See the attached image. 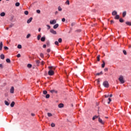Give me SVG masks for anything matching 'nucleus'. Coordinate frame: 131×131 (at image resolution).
<instances>
[{
	"label": "nucleus",
	"instance_id": "cd10ccee",
	"mask_svg": "<svg viewBox=\"0 0 131 131\" xmlns=\"http://www.w3.org/2000/svg\"><path fill=\"white\" fill-rule=\"evenodd\" d=\"M19 6H20V3L19 2H17L15 3L16 7H19Z\"/></svg>",
	"mask_w": 131,
	"mask_h": 131
},
{
	"label": "nucleus",
	"instance_id": "a18cd8bd",
	"mask_svg": "<svg viewBox=\"0 0 131 131\" xmlns=\"http://www.w3.org/2000/svg\"><path fill=\"white\" fill-rule=\"evenodd\" d=\"M36 13H37V14H40V10H36Z\"/></svg>",
	"mask_w": 131,
	"mask_h": 131
},
{
	"label": "nucleus",
	"instance_id": "2f4dec72",
	"mask_svg": "<svg viewBox=\"0 0 131 131\" xmlns=\"http://www.w3.org/2000/svg\"><path fill=\"white\" fill-rule=\"evenodd\" d=\"M17 48L18 49H22V46L21 45H18L17 46Z\"/></svg>",
	"mask_w": 131,
	"mask_h": 131
},
{
	"label": "nucleus",
	"instance_id": "4468645a",
	"mask_svg": "<svg viewBox=\"0 0 131 131\" xmlns=\"http://www.w3.org/2000/svg\"><path fill=\"white\" fill-rule=\"evenodd\" d=\"M0 58H1V59H2V60H4V59H5V55L1 54L0 55Z\"/></svg>",
	"mask_w": 131,
	"mask_h": 131
},
{
	"label": "nucleus",
	"instance_id": "72a5a7b5",
	"mask_svg": "<svg viewBox=\"0 0 131 131\" xmlns=\"http://www.w3.org/2000/svg\"><path fill=\"white\" fill-rule=\"evenodd\" d=\"M24 14L25 15H28L29 14L28 11H25Z\"/></svg>",
	"mask_w": 131,
	"mask_h": 131
},
{
	"label": "nucleus",
	"instance_id": "f704fd0d",
	"mask_svg": "<svg viewBox=\"0 0 131 131\" xmlns=\"http://www.w3.org/2000/svg\"><path fill=\"white\" fill-rule=\"evenodd\" d=\"M119 21L121 22V23H123L124 22V20L122 18H120Z\"/></svg>",
	"mask_w": 131,
	"mask_h": 131
},
{
	"label": "nucleus",
	"instance_id": "4c0bfd02",
	"mask_svg": "<svg viewBox=\"0 0 131 131\" xmlns=\"http://www.w3.org/2000/svg\"><path fill=\"white\" fill-rule=\"evenodd\" d=\"M58 42H59V43L62 42V38H59L58 39Z\"/></svg>",
	"mask_w": 131,
	"mask_h": 131
},
{
	"label": "nucleus",
	"instance_id": "9d476101",
	"mask_svg": "<svg viewBox=\"0 0 131 131\" xmlns=\"http://www.w3.org/2000/svg\"><path fill=\"white\" fill-rule=\"evenodd\" d=\"M59 27V24H56L53 26L54 29H57V28Z\"/></svg>",
	"mask_w": 131,
	"mask_h": 131
},
{
	"label": "nucleus",
	"instance_id": "79ce46f5",
	"mask_svg": "<svg viewBox=\"0 0 131 131\" xmlns=\"http://www.w3.org/2000/svg\"><path fill=\"white\" fill-rule=\"evenodd\" d=\"M30 36H31L30 34H28L27 35L26 38H29L30 37Z\"/></svg>",
	"mask_w": 131,
	"mask_h": 131
},
{
	"label": "nucleus",
	"instance_id": "69168bd1",
	"mask_svg": "<svg viewBox=\"0 0 131 131\" xmlns=\"http://www.w3.org/2000/svg\"><path fill=\"white\" fill-rule=\"evenodd\" d=\"M111 24L114 23V21H113V20H111Z\"/></svg>",
	"mask_w": 131,
	"mask_h": 131
},
{
	"label": "nucleus",
	"instance_id": "a19ab883",
	"mask_svg": "<svg viewBox=\"0 0 131 131\" xmlns=\"http://www.w3.org/2000/svg\"><path fill=\"white\" fill-rule=\"evenodd\" d=\"M43 94L44 95H47V94H48V92H47V91H43Z\"/></svg>",
	"mask_w": 131,
	"mask_h": 131
},
{
	"label": "nucleus",
	"instance_id": "0e129e2a",
	"mask_svg": "<svg viewBox=\"0 0 131 131\" xmlns=\"http://www.w3.org/2000/svg\"><path fill=\"white\" fill-rule=\"evenodd\" d=\"M0 68H3V64H0Z\"/></svg>",
	"mask_w": 131,
	"mask_h": 131
},
{
	"label": "nucleus",
	"instance_id": "864d4df0",
	"mask_svg": "<svg viewBox=\"0 0 131 131\" xmlns=\"http://www.w3.org/2000/svg\"><path fill=\"white\" fill-rule=\"evenodd\" d=\"M43 49H46V48H47V45H43Z\"/></svg>",
	"mask_w": 131,
	"mask_h": 131
},
{
	"label": "nucleus",
	"instance_id": "a211bd4d",
	"mask_svg": "<svg viewBox=\"0 0 131 131\" xmlns=\"http://www.w3.org/2000/svg\"><path fill=\"white\" fill-rule=\"evenodd\" d=\"M119 18H120L119 15H116V16L115 17V19H116V20H118Z\"/></svg>",
	"mask_w": 131,
	"mask_h": 131
},
{
	"label": "nucleus",
	"instance_id": "774afa93",
	"mask_svg": "<svg viewBox=\"0 0 131 131\" xmlns=\"http://www.w3.org/2000/svg\"><path fill=\"white\" fill-rule=\"evenodd\" d=\"M31 115H32V116H34L35 115V114H33V113H32V114H31Z\"/></svg>",
	"mask_w": 131,
	"mask_h": 131
},
{
	"label": "nucleus",
	"instance_id": "f257e3e1",
	"mask_svg": "<svg viewBox=\"0 0 131 131\" xmlns=\"http://www.w3.org/2000/svg\"><path fill=\"white\" fill-rule=\"evenodd\" d=\"M103 85L104 88H109V83H108V81H105L103 82Z\"/></svg>",
	"mask_w": 131,
	"mask_h": 131
},
{
	"label": "nucleus",
	"instance_id": "ddd939ff",
	"mask_svg": "<svg viewBox=\"0 0 131 131\" xmlns=\"http://www.w3.org/2000/svg\"><path fill=\"white\" fill-rule=\"evenodd\" d=\"M112 15L113 16H115V15H117V11H114L113 12H112Z\"/></svg>",
	"mask_w": 131,
	"mask_h": 131
},
{
	"label": "nucleus",
	"instance_id": "6e6552de",
	"mask_svg": "<svg viewBox=\"0 0 131 131\" xmlns=\"http://www.w3.org/2000/svg\"><path fill=\"white\" fill-rule=\"evenodd\" d=\"M40 40L41 41H42V42L45 41L46 40V36H44L42 37L40 39Z\"/></svg>",
	"mask_w": 131,
	"mask_h": 131
},
{
	"label": "nucleus",
	"instance_id": "f3484780",
	"mask_svg": "<svg viewBox=\"0 0 131 131\" xmlns=\"http://www.w3.org/2000/svg\"><path fill=\"white\" fill-rule=\"evenodd\" d=\"M39 63H40V61L38 60H36V64L37 66H38L39 65Z\"/></svg>",
	"mask_w": 131,
	"mask_h": 131
},
{
	"label": "nucleus",
	"instance_id": "dca6fc26",
	"mask_svg": "<svg viewBox=\"0 0 131 131\" xmlns=\"http://www.w3.org/2000/svg\"><path fill=\"white\" fill-rule=\"evenodd\" d=\"M1 17H5L6 16V13L5 12H2L0 14Z\"/></svg>",
	"mask_w": 131,
	"mask_h": 131
},
{
	"label": "nucleus",
	"instance_id": "7c9ffc66",
	"mask_svg": "<svg viewBox=\"0 0 131 131\" xmlns=\"http://www.w3.org/2000/svg\"><path fill=\"white\" fill-rule=\"evenodd\" d=\"M75 24H76L75 22H73L71 23V26H72V27H73V26H74Z\"/></svg>",
	"mask_w": 131,
	"mask_h": 131
},
{
	"label": "nucleus",
	"instance_id": "bf43d9fd",
	"mask_svg": "<svg viewBox=\"0 0 131 131\" xmlns=\"http://www.w3.org/2000/svg\"><path fill=\"white\" fill-rule=\"evenodd\" d=\"M47 45L48 46H50V41H47Z\"/></svg>",
	"mask_w": 131,
	"mask_h": 131
},
{
	"label": "nucleus",
	"instance_id": "37998d69",
	"mask_svg": "<svg viewBox=\"0 0 131 131\" xmlns=\"http://www.w3.org/2000/svg\"><path fill=\"white\" fill-rule=\"evenodd\" d=\"M108 101H109V102H107V104H110V102H111V101H112V100L111 99V98H109Z\"/></svg>",
	"mask_w": 131,
	"mask_h": 131
},
{
	"label": "nucleus",
	"instance_id": "f8f14e48",
	"mask_svg": "<svg viewBox=\"0 0 131 131\" xmlns=\"http://www.w3.org/2000/svg\"><path fill=\"white\" fill-rule=\"evenodd\" d=\"M10 93L11 94H14V87L12 86L10 89Z\"/></svg>",
	"mask_w": 131,
	"mask_h": 131
},
{
	"label": "nucleus",
	"instance_id": "680f3d73",
	"mask_svg": "<svg viewBox=\"0 0 131 131\" xmlns=\"http://www.w3.org/2000/svg\"><path fill=\"white\" fill-rule=\"evenodd\" d=\"M67 3L68 4V5H70V3L69 2V0L67 1Z\"/></svg>",
	"mask_w": 131,
	"mask_h": 131
},
{
	"label": "nucleus",
	"instance_id": "0eeeda50",
	"mask_svg": "<svg viewBox=\"0 0 131 131\" xmlns=\"http://www.w3.org/2000/svg\"><path fill=\"white\" fill-rule=\"evenodd\" d=\"M63 107H64V104L60 103L59 104H58L59 108H63Z\"/></svg>",
	"mask_w": 131,
	"mask_h": 131
},
{
	"label": "nucleus",
	"instance_id": "412c9836",
	"mask_svg": "<svg viewBox=\"0 0 131 131\" xmlns=\"http://www.w3.org/2000/svg\"><path fill=\"white\" fill-rule=\"evenodd\" d=\"M47 115L49 117H52V116H53V114H52L51 113H48Z\"/></svg>",
	"mask_w": 131,
	"mask_h": 131
},
{
	"label": "nucleus",
	"instance_id": "5701e85b",
	"mask_svg": "<svg viewBox=\"0 0 131 131\" xmlns=\"http://www.w3.org/2000/svg\"><path fill=\"white\" fill-rule=\"evenodd\" d=\"M14 105H15V102L13 101L11 103L10 106H11V107H14Z\"/></svg>",
	"mask_w": 131,
	"mask_h": 131
},
{
	"label": "nucleus",
	"instance_id": "e433bc0d",
	"mask_svg": "<svg viewBox=\"0 0 131 131\" xmlns=\"http://www.w3.org/2000/svg\"><path fill=\"white\" fill-rule=\"evenodd\" d=\"M58 11H59L60 12H61V11H62V8H61V7H58Z\"/></svg>",
	"mask_w": 131,
	"mask_h": 131
},
{
	"label": "nucleus",
	"instance_id": "13d9d810",
	"mask_svg": "<svg viewBox=\"0 0 131 131\" xmlns=\"http://www.w3.org/2000/svg\"><path fill=\"white\" fill-rule=\"evenodd\" d=\"M62 22H65V18H62Z\"/></svg>",
	"mask_w": 131,
	"mask_h": 131
},
{
	"label": "nucleus",
	"instance_id": "7ed1b4c3",
	"mask_svg": "<svg viewBox=\"0 0 131 131\" xmlns=\"http://www.w3.org/2000/svg\"><path fill=\"white\" fill-rule=\"evenodd\" d=\"M54 73H55L54 72V71L53 70H50L48 71V74L50 76L54 75Z\"/></svg>",
	"mask_w": 131,
	"mask_h": 131
},
{
	"label": "nucleus",
	"instance_id": "c9c22d12",
	"mask_svg": "<svg viewBox=\"0 0 131 131\" xmlns=\"http://www.w3.org/2000/svg\"><path fill=\"white\" fill-rule=\"evenodd\" d=\"M46 99H49L50 98V94H47L46 96Z\"/></svg>",
	"mask_w": 131,
	"mask_h": 131
},
{
	"label": "nucleus",
	"instance_id": "de8ad7c7",
	"mask_svg": "<svg viewBox=\"0 0 131 131\" xmlns=\"http://www.w3.org/2000/svg\"><path fill=\"white\" fill-rule=\"evenodd\" d=\"M97 58V61H100V55H98Z\"/></svg>",
	"mask_w": 131,
	"mask_h": 131
},
{
	"label": "nucleus",
	"instance_id": "4d7b16f0",
	"mask_svg": "<svg viewBox=\"0 0 131 131\" xmlns=\"http://www.w3.org/2000/svg\"><path fill=\"white\" fill-rule=\"evenodd\" d=\"M43 64H45V62H43V61H42L41 62V65H43Z\"/></svg>",
	"mask_w": 131,
	"mask_h": 131
},
{
	"label": "nucleus",
	"instance_id": "4be33fe9",
	"mask_svg": "<svg viewBox=\"0 0 131 131\" xmlns=\"http://www.w3.org/2000/svg\"><path fill=\"white\" fill-rule=\"evenodd\" d=\"M125 23H126V24L127 25H128L129 26H131V23H130V21H126Z\"/></svg>",
	"mask_w": 131,
	"mask_h": 131
},
{
	"label": "nucleus",
	"instance_id": "3c124183",
	"mask_svg": "<svg viewBox=\"0 0 131 131\" xmlns=\"http://www.w3.org/2000/svg\"><path fill=\"white\" fill-rule=\"evenodd\" d=\"M4 50H9V48H8V47H4Z\"/></svg>",
	"mask_w": 131,
	"mask_h": 131
},
{
	"label": "nucleus",
	"instance_id": "6e6d98bb",
	"mask_svg": "<svg viewBox=\"0 0 131 131\" xmlns=\"http://www.w3.org/2000/svg\"><path fill=\"white\" fill-rule=\"evenodd\" d=\"M97 83L98 84H100V80L99 79H97Z\"/></svg>",
	"mask_w": 131,
	"mask_h": 131
},
{
	"label": "nucleus",
	"instance_id": "9b49d317",
	"mask_svg": "<svg viewBox=\"0 0 131 131\" xmlns=\"http://www.w3.org/2000/svg\"><path fill=\"white\" fill-rule=\"evenodd\" d=\"M50 93H51V94H57V93H58V92H57V91L56 90H51L50 91Z\"/></svg>",
	"mask_w": 131,
	"mask_h": 131
},
{
	"label": "nucleus",
	"instance_id": "473e14b6",
	"mask_svg": "<svg viewBox=\"0 0 131 131\" xmlns=\"http://www.w3.org/2000/svg\"><path fill=\"white\" fill-rule=\"evenodd\" d=\"M49 69H50V70H55V68H53V67H49Z\"/></svg>",
	"mask_w": 131,
	"mask_h": 131
},
{
	"label": "nucleus",
	"instance_id": "39448f33",
	"mask_svg": "<svg viewBox=\"0 0 131 131\" xmlns=\"http://www.w3.org/2000/svg\"><path fill=\"white\" fill-rule=\"evenodd\" d=\"M56 23H57V21L55 19H54L53 20H50V24H51V25L56 24Z\"/></svg>",
	"mask_w": 131,
	"mask_h": 131
},
{
	"label": "nucleus",
	"instance_id": "ea45409f",
	"mask_svg": "<svg viewBox=\"0 0 131 131\" xmlns=\"http://www.w3.org/2000/svg\"><path fill=\"white\" fill-rule=\"evenodd\" d=\"M40 57H41V58H43L44 55L43 53H40Z\"/></svg>",
	"mask_w": 131,
	"mask_h": 131
},
{
	"label": "nucleus",
	"instance_id": "423d86ee",
	"mask_svg": "<svg viewBox=\"0 0 131 131\" xmlns=\"http://www.w3.org/2000/svg\"><path fill=\"white\" fill-rule=\"evenodd\" d=\"M50 32H51V33H52L53 34H57V32H56L53 29H50Z\"/></svg>",
	"mask_w": 131,
	"mask_h": 131
},
{
	"label": "nucleus",
	"instance_id": "b1692460",
	"mask_svg": "<svg viewBox=\"0 0 131 131\" xmlns=\"http://www.w3.org/2000/svg\"><path fill=\"white\" fill-rule=\"evenodd\" d=\"M5 105H6L7 106H9V105H10V103H9L8 101H5Z\"/></svg>",
	"mask_w": 131,
	"mask_h": 131
},
{
	"label": "nucleus",
	"instance_id": "5fc2aeb1",
	"mask_svg": "<svg viewBox=\"0 0 131 131\" xmlns=\"http://www.w3.org/2000/svg\"><path fill=\"white\" fill-rule=\"evenodd\" d=\"M47 26L48 27V29H51V26H50V25H47Z\"/></svg>",
	"mask_w": 131,
	"mask_h": 131
},
{
	"label": "nucleus",
	"instance_id": "20e7f679",
	"mask_svg": "<svg viewBox=\"0 0 131 131\" xmlns=\"http://www.w3.org/2000/svg\"><path fill=\"white\" fill-rule=\"evenodd\" d=\"M98 121H99V123H101V124H105V122L104 121H103V120H102V119H101L100 118H98Z\"/></svg>",
	"mask_w": 131,
	"mask_h": 131
},
{
	"label": "nucleus",
	"instance_id": "e2e57ef3",
	"mask_svg": "<svg viewBox=\"0 0 131 131\" xmlns=\"http://www.w3.org/2000/svg\"><path fill=\"white\" fill-rule=\"evenodd\" d=\"M104 71H108V68H105Z\"/></svg>",
	"mask_w": 131,
	"mask_h": 131
},
{
	"label": "nucleus",
	"instance_id": "f03ea898",
	"mask_svg": "<svg viewBox=\"0 0 131 131\" xmlns=\"http://www.w3.org/2000/svg\"><path fill=\"white\" fill-rule=\"evenodd\" d=\"M119 80L121 82V83H124V82H125V81H124V80L123 79V76H121L119 78Z\"/></svg>",
	"mask_w": 131,
	"mask_h": 131
},
{
	"label": "nucleus",
	"instance_id": "2eb2a0df",
	"mask_svg": "<svg viewBox=\"0 0 131 131\" xmlns=\"http://www.w3.org/2000/svg\"><path fill=\"white\" fill-rule=\"evenodd\" d=\"M2 49H3V42L1 41L0 42V51H2Z\"/></svg>",
	"mask_w": 131,
	"mask_h": 131
},
{
	"label": "nucleus",
	"instance_id": "6ab92c4d",
	"mask_svg": "<svg viewBox=\"0 0 131 131\" xmlns=\"http://www.w3.org/2000/svg\"><path fill=\"white\" fill-rule=\"evenodd\" d=\"M125 16H126V11H124L122 13V16L123 17H125Z\"/></svg>",
	"mask_w": 131,
	"mask_h": 131
},
{
	"label": "nucleus",
	"instance_id": "1a4fd4ad",
	"mask_svg": "<svg viewBox=\"0 0 131 131\" xmlns=\"http://www.w3.org/2000/svg\"><path fill=\"white\" fill-rule=\"evenodd\" d=\"M32 17H30L29 19H28L27 20V23L28 24H29V23H30L31 22V21H32Z\"/></svg>",
	"mask_w": 131,
	"mask_h": 131
},
{
	"label": "nucleus",
	"instance_id": "bb28decb",
	"mask_svg": "<svg viewBox=\"0 0 131 131\" xmlns=\"http://www.w3.org/2000/svg\"><path fill=\"white\" fill-rule=\"evenodd\" d=\"M98 117H99V116H94L93 117L92 119H93V120H95V119H96V118H98Z\"/></svg>",
	"mask_w": 131,
	"mask_h": 131
},
{
	"label": "nucleus",
	"instance_id": "c03bdc74",
	"mask_svg": "<svg viewBox=\"0 0 131 131\" xmlns=\"http://www.w3.org/2000/svg\"><path fill=\"white\" fill-rule=\"evenodd\" d=\"M14 26V24H11L10 25H9V28H11Z\"/></svg>",
	"mask_w": 131,
	"mask_h": 131
},
{
	"label": "nucleus",
	"instance_id": "052dcab7",
	"mask_svg": "<svg viewBox=\"0 0 131 131\" xmlns=\"http://www.w3.org/2000/svg\"><path fill=\"white\" fill-rule=\"evenodd\" d=\"M104 97L105 98H108V97H109V94H108L107 95H105Z\"/></svg>",
	"mask_w": 131,
	"mask_h": 131
},
{
	"label": "nucleus",
	"instance_id": "aec40b11",
	"mask_svg": "<svg viewBox=\"0 0 131 131\" xmlns=\"http://www.w3.org/2000/svg\"><path fill=\"white\" fill-rule=\"evenodd\" d=\"M102 64L101 65V67L102 68H104L105 67V61L104 60H102Z\"/></svg>",
	"mask_w": 131,
	"mask_h": 131
},
{
	"label": "nucleus",
	"instance_id": "a878e982",
	"mask_svg": "<svg viewBox=\"0 0 131 131\" xmlns=\"http://www.w3.org/2000/svg\"><path fill=\"white\" fill-rule=\"evenodd\" d=\"M40 37H41V36H40V34L38 35L37 37V39L38 40H39V39H40Z\"/></svg>",
	"mask_w": 131,
	"mask_h": 131
},
{
	"label": "nucleus",
	"instance_id": "c756f323",
	"mask_svg": "<svg viewBox=\"0 0 131 131\" xmlns=\"http://www.w3.org/2000/svg\"><path fill=\"white\" fill-rule=\"evenodd\" d=\"M27 67H28V68H31L32 67V65H31V64H28Z\"/></svg>",
	"mask_w": 131,
	"mask_h": 131
},
{
	"label": "nucleus",
	"instance_id": "338daca9",
	"mask_svg": "<svg viewBox=\"0 0 131 131\" xmlns=\"http://www.w3.org/2000/svg\"><path fill=\"white\" fill-rule=\"evenodd\" d=\"M110 98H112V97H113V95L112 94H111V95H110Z\"/></svg>",
	"mask_w": 131,
	"mask_h": 131
},
{
	"label": "nucleus",
	"instance_id": "49530a36",
	"mask_svg": "<svg viewBox=\"0 0 131 131\" xmlns=\"http://www.w3.org/2000/svg\"><path fill=\"white\" fill-rule=\"evenodd\" d=\"M55 45H56V46H58L59 45V42H58V41H56L55 42Z\"/></svg>",
	"mask_w": 131,
	"mask_h": 131
},
{
	"label": "nucleus",
	"instance_id": "09e8293b",
	"mask_svg": "<svg viewBox=\"0 0 131 131\" xmlns=\"http://www.w3.org/2000/svg\"><path fill=\"white\" fill-rule=\"evenodd\" d=\"M17 58H20L21 57V55L20 54H18L16 56Z\"/></svg>",
	"mask_w": 131,
	"mask_h": 131
},
{
	"label": "nucleus",
	"instance_id": "58836bf2",
	"mask_svg": "<svg viewBox=\"0 0 131 131\" xmlns=\"http://www.w3.org/2000/svg\"><path fill=\"white\" fill-rule=\"evenodd\" d=\"M52 127H55V123H52L51 124Z\"/></svg>",
	"mask_w": 131,
	"mask_h": 131
},
{
	"label": "nucleus",
	"instance_id": "393cba45",
	"mask_svg": "<svg viewBox=\"0 0 131 131\" xmlns=\"http://www.w3.org/2000/svg\"><path fill=\"white\" fill-rule=\"evenodd\" d=\"M103 74V72H100V73H98L96 74V75L99 76V75H102Z\"/></svg>",
	"mask_w": 131,
	"mask_h": 131
},
{
	"label": "nucleus",
	"instance_id": "603ef678",
	"mask_svg": "<svg viewBox=\"0 0 131 131\" xmlns=\"http://www.w3.org/2000/svg\"><path fill=\"white\" fill-rule=\"evenodd\" d=\"M47 53H50V52H51V49H47Z\"/></svg>",
	"mask_w": 131,
	"mask_h": 131
},
{
	"label": "nucleus",
	"instance_id": "c85d7f7f",
	"mask_svg": "<svg viewBox=\"0 0 131 131\" xmlns=\"http://www.w3.org/2000/svg\"><path fill=\"white\" fill-rule=\"evenodd\" d=\"M6 62L7 63H11V60H10L9 58H7L6 59Z\"/></svg>",
	"mask_w": 131,
	"mask_h": 131
},
{
	"label": "nucleus",
	"instance_id": "8fccbe9b",
	"mask_svg": "<svg viewBox=\"0 0 131 131\" xmlns=\"http://www.w3.org/2000/svg\"><path fill=\"white\" fill-rule=\"evenodd\" d=\"M123 54H124V55H126V51H125V50H123Z\"/></svg>",
	"mask_w": 131,
	"mask_h": 131
}]
</instances>
